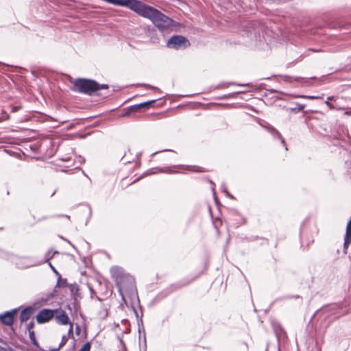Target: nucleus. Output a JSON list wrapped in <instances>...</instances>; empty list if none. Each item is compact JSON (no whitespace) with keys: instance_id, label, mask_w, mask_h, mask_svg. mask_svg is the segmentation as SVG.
Listing matches in <instances>:
<instances>
[{"instance_id":"f257e3e1","label":"nucleus","mask_w":351,"mask_h":351,"mask_svg":"<svg viewBox=\"0 0 351 351\" xmlns=\"http://www.w3.org/2000/svg\"><path fill=\"white\" fill-rule=\"evenodd\" d=\"M136 8V12L138 15L150 19L160 31H169L173 27V21L156 8L141 1Z\"/></svg>"},{"instance_id":"f03ea898","label":"nucleus","mask_w":351,"mask_h":351,"mask_svg":"<svg viewBox=\"0 0 351 351\" xmlns=\"http://www.w3.org/2000/svg\"><path fill=\"white\" fill-rule=\"evenodd\" d=\"M112 278L116 282L120 294L124 298L125 295L133 297L136 295V289L134 278L119 266H113L110 270Z\"/></svg>"},{"instance_id":"7ed1b4c3","label":"nucleus","mask_w":351,"mask_h":351,"mask_svg":"<svg viewBox=\"0 0 351 351\" xmlns=\"http://www.w3.org/2000/svg\"><path fill=\"white\" fill-rule=\"evenodd\" d=\"M99 83L93 80L77 78L73 82V90L82 94L92 95L98 90Z\"/></svg>"},{"instance_id":"20e7f679","label":"nucleus","mask_w":351,"mask_h":351,"mask_svg":"<svg viewBox=\"0 0 351 351\" xmlns=\"http://www.w3.org/2000/svg\"><path fill=\"white\" fill-rule=\"evenodd\" d=\"M188 43L187 39L184 36L176 35L168 40L167 45L169 48L178 49L181 47H186Z\"/></svg>"},{"instance_id":"39448f33","label":"nucleus","mask_w":351,"mask_h":351,"mask_svg":"<svg viewBox=\"0 0 351 351\" xmlns=\"http://www.w3.org/2000/svg\"><path fill=\"white\" fill-rule=\"evenodd\" d=\"M58 313V310H51L44 308L40 310L36 315V320L39 324H43L49 322L54 317L56 313Z\"/></svg>"},{"instance_id":"423d86ee","label":"nucleus","mask_w":351,"mask_h":351,"mask_svg":"<svg viewBox=\"0 0 351 351\" xmlns=\"http://www.w3.org/2000/svg\"><path fill=\"white\" fill-rule=\"evenodd\" d=\"M16 313V308L6 311L4 313L0 315V321L7 326H12L14 322V317Z\"/></svg>"},{"instance_id":"0eeeda50","label":"nucleus","mask_w":351,"mask_h":351,"mask_svg":"<svg viewBox=\"0 0 351 351\" xmlns=\"http://www.w3.org/2000/svg\"><path fill=\"white\" fill-rule=\"evenodd\" d=\"M13 262L16 266L20 269H25L36 265V264L33 263L29 258H16L14 256Z\"/></svg>"},{"instance_id":"6e6552de","label":"nucleus","mask_w":351,"mask_h":351,"mask_svg":"<svg viewBox=\"0 0 351 351\" xmlns=\"http://www.w3.org/2000/svg\"><path fill=\"white\" fill-rule=\"evenodd\" d=\"M158 173L171 174V173H178V171L172 170L171 167H163V168L155 167V168L148 169L147 171H145L143 174V176L141 177L143 178V177L150 176V175L157 174Z\"/></svg>"},{"instance_id":"1a4fd4ad","label":"nucleus","mask_w":351,"mask_h":351,"mask_svg":"<svg viewBox=\"0 0 351 351\" xmlns=\"http://www.w3.org/2000/svg\"><path fill=\"white\" fill-rule=\"evenodd\" d=\"M265 128L271 135L274 136V137L279 138L281 143L285 146V149L287 150V147L285 144V141L283 138V137L281 136L280 132L276 128H274V127H272L271 125H269L268 126H266Z\"/></svg>"},{"instance_id":"9d476101","label":"nucleus","mask_w":351,"mask_h":351,"mask_svg":"<svg viewBox=\"0 0 351 351\" xmlns=\"http://www.w3.org/2000/svg\"><path fill=\"white\" fill-rule=\"evenodd\" d=\"M56 319L58 323L62 324V325H66V324H69V319L68 315L66 314V313L64 311H58V313H56Z\"/></svg>"},{"instance_id":"9b49d317","label":"nucleus","mask_w":351,"mask_h":351,"mask_svg":"<svg viewBox=\"0 0 351 351\" xmlns=\"http://www.w3.org/2000/svg\"><path fill=\"white\" fill-rule=\"evenodd\" d=\"M351 243V219L348 222L346 226V235L344 237V248H347Z\"/></svg>"},{"instance_id":"f8f14e48","label":"nucleus","mask_w":351,"mask_h":351,"mask_svg":"<svg viewBox=\"0 0 351 351\" xmlns=\"http://www.w3.org/2000/svg\"><path fill=\"white\" fill-rule=\"evenodd\" d=\"M155 101H156V99H153L151 101L143 102V103L132 106H131L130 109L128 110V111H127L125 112V114H128L132 110H136V109L141 108H148Z\"/></svg>"},{"instance_id":"ddd939ff","label":"nucleus","mask_w":351,"mask_h":351,"mask_svg":"<svg viewBox=\"0 0 351 351\" xmlns=\"http://www.w3.org/2000/svg\"><path fill=\"white\" fill-rule=\"evenodd\" d=\"M32 313V308L31 307H27L23 309L20 313V321L24 322L27 321L31 317Z\"/></svg>"},{"instance_id":"4468645a","label":"nucleus","mask_w":351,"mask_h":351,"mask_svg":"<svg viewBox=\"0 0 351 351\" xmlns=\"http://www.w3.org/2000/svg\"><path fill=\"white\" fill-rule=\"evenodd\" d=\"M0 257L3 259L14 261V255L4 250L0 249Z\"/></svg>"},{"instance_id":"2eb2a0df","label":"nucleus","mask_w":351,"mask_h":351,"mask_svg":"<svg viewBox=\"0 0 351 351\" xmlns=\"http://www.w3.org/2000/svg\"><path fill=\"white\" fill-rule=\"evenodd\" d=\"M29 339H30L32 343L35 346L38 347V342L36 341L34 332V331H30V332H29Z\"/></svg>"},{"instance_id":"dca6fc26","label":"nucleus","mask_w":351,"mask_h":351,"mask_svg":"<svg viewBox=\"0 0 351 351\" xmlns=\"http://www.w3.org/2000/svg\"><path fill=\"white\" fill-rule=\"evenodd\" d=\"M305 106H306L305 104H298L297 107L295 108H292L291 110L294 111V112H300V111L303 110L304 108H305Z\"/></svg>"},{"instance_id":"f3484780","label":"nucleus","mask_w":351,"mask_h":351,"mask_svg":"<svg viewBox=\"0 0 351 351\" xmlns=\"http://www.w3.org/2000/svg\"><path fill=\"white\" fill-rule=\"evenodd\" d=\"M66 284V280L65 279H62L60 276H59L58 282H57V287H64Z\"/></svg>"},{"instance_id":"a211bd4d","label":"nucleus","mask_w":351,"mask_h":351,"mask_svg":"<svg viewBox=\"0 0 351 351\" xmlns=\"http://www.w3.org/2000/svg\"><path fill=\"white\" fill-rule=\"evenodd\" d=\"M90 344L89 342H86L79 351H90Z\"/></svg>"},{"instance_id":"6ab92c4d","label":"nucleus","mask_w":351,"mask_h":351,"mask_svg":"<svg viewBox=\"0 0 351 351\" xmlns=\"http://www.w3.org/2000/svg\"><path fill=\"white\" fill-rule=\"evenodd\" d=\"M334 99V97H328L327 98V100L326 101V104L330 108V109H335V107L333 105H332L330 103V100H332Z\"/></svg>"},{"instance_id":"aec40b11","label":"nucleus","mask_w":351,"mask_h":351,"mask_svg":"<svg viewBox=\"0 0 351 351\" xmlns=\"http://www.w3.org/2000/svg\"><path fill=\"white\" fill-rule=\"evenodd\" d=\"M66 341H67V339L66 338V336L63 335L62 338L61 343L59 345V348H61L62 347H63L66 344Z\"/></svg>"},{"instance_id":"412c9836","label":"nucleus","mask_w":351,"mask_h":351,"mask_svg":"<svg viewBox=\"0 0 351 351\" xmlns=\"http://www.w3.org/2000/svg\"><path fill=\"white\" fill-rule=\"evenodd\" d=\"M34 326V323L33 322H30L27 326V328L28 330V332H30V331H34L32 329Z\"/></svg>"},{"instance_id":"4be33fe9","label":"nucleus","mask_w":351,"mask_h":351,"mask_svg":"<svg viewBox=\"0 0 351 351\" xmlns=\"http://www.w3.org/2000/svg\"><path fill=\"white\" fill-rule=\"evenodd\" d=\"M296 97H297L308 98V99H314L319 98V97H316V96H305V95H298V96H296Z\"/></svg>"},{"instance_id":"5701e85b","label":"nucleus","mask_w":351,"mask_h":351,"mask_svg":"<svg viewBox=\"0 0 351 351\" xmlns=\"http://www.w3.org/2000/svg\"><path fill=\"white\" fill-rule=\"evenodd\" d=\"M68 334H69V337H73V324L71 323H70V327H69V331H68Z\"/></svg>"},{"instance_id":"b1692460","label":"nucleus","mask_w":351,"mask_h":351,"mask_svg":"<svg viewBox=\"0 0 351 351\" xmlns=\"http://www.w3.org/2000/svg\"><path fill=\"white\" fill-rule=\"evenodd\" d=\"M108 86L107 84H99L98 86V90L100 89H108Z\"/></svg>"},{"instance_id":"393cba45","label":"nucleus","mask_w":351,"mask_h":351,"mask_svg":"<svg viewBox=\"0 0 351 351\" xmlns=\"http://www.w3.org/2000/svg\"><path fill=\"white\" fill-rule=\"evenodd\" d=\"M144 86L147 87V88H150V89H152V90H159V89L155 86H152L151 85H148V84H143Z\"/></svg>"},{"instance_id":"a878e982","label":"nucleus","mask_w":351,"mask_h":351,"mask_svg":"<svg viewBox=\"0 0 351 351\" xmlns=\"http://www.w3.org/2000/svg\"><path fill=\"white\" fill-rule=\"evenodd\" d=\"M230 84H234V85H237V86H249V84H236V83H229L228 85H230Z\"/></svg>"},{"instance_id":"bb28decb","label":"nucleus","mask_w":351,"mask_h":351,"mask_svg":"<svg viewBox=\"0 0 351 351\" xmlns=\"http://www.w3.org/2000/svg\"><path fill=\"white\" fill-rule=\"evenodd\" d=\"M225 193L226 194V195L230 197V199H234V196L232 195H231L228 191V190H225Z\"/></svg>"},{"instance_id":"cd10ccee","label":"nucleus","mask_w":351,"mask_h":351,"mask_svg":"<svg viewBox=\"0 0 351 351\" xmlns=\"http://www.w3.org/2000/svg\"><path fill=\"white\" fill-rule=\"evenodd\" d=\"M49 265H50V267L52 268V269H53L56 273H57V274H58V272L56 271V270L55 269V268L53 267V266H52V265H51V263H49Z\"/></svg>"},{"instance_id":"c85d7f7f","label":"nucleus","mask_w":351,"mask_h":351,"mask_svg":"<svg viewBox=\"0 0 351 351\" xmlns=\"http://www.w3.org/2000/svg\"><path fill=\"white\" fill-rule=\"evenodd\" d=\"M221 188H222V191L225 193V190H227L226 187L225 186H223H223H221Z\"/></svg>"},{"instance_id":"c756f323","label":"nucleus","mask_w":351,"mask_h":351,"mask_svg":"<svg viewBox=\"0 0 351 351\" xmlns=\"http://www.w3.org/2000/svg\"><path fill=\"white\" fill-rule=\"evenodd\" d=\"M60 348H55V349H53L51 351H58Z\"/></svg>"},{"instance_id":"7c9ffc66","label":"nucleus","mask_w":351,"mask_h":351,"mask_svg":"<svg viewBox=\"0 0 351 351\" xmlns=\"http://www.w3.org/2000/svg\"><path fill=\"white\" fill-rule=\"evenodd\" d=\"M65 216H66V217L67 219H70V216H69V215H65Z\"/></svg>"},{"instance_id":"2f4dec72","label":"nucleus","mask_w":351,"mask_h":351,"mask_svg":"<svg viewBox=\"0 0 351 351\" xmlns=\"http://www.w3.org/2000/svg\"><path fill=\"white\" fill-rule=\"evenodd\" d=\"M158 152H154V153H153V154H152V155H155V154H157V153H158Z\"/></svg>"},{"instance_id":"473e14b6","label":"nucleus","mask_w":351,"mask_h":351,"mask_svg":"<svg viewBox=\"0 0 351 351\" xmlns=\"http://www.w3.org/2000/svg\"><path fill=\"white\" fill-rule=\"evenodd\" d=\"M243 93V92H242V91H239V92H237V93H237V94H239V93Z\"/></svg>"}]
</instances>
